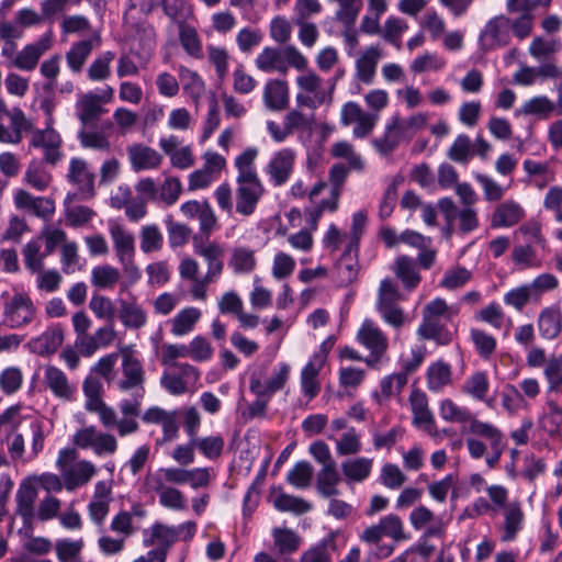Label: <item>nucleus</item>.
I'll return each instance as SVG.
<instances>
[{
	"label": "nucleus",
	"mask_w": 562,
	"mask_h": 562,
	"mask_svg": "<svg viewBox=\"0 0 562 562\" xmlns=\"http://www.w3.org/2000/svg\"><path fill=\"white\" fill-rule=\"evenodd\" d=\"M283 125L290 136L295 134L300 142H305L314 131L315 117L314 114H305L299 109H292L283 116Z\"/></svg>",
	"instance_id": "obj_28"
},
{
	"label": "nucleus",
	"mask_w": 562,
	"mask_h": 562,
	"mask_svg": "<svg viewBox=\"0 0 562 562\" xmlns=\"http://www.w3.org/2000/svg\"><path fill=\"white\" fill-rule=\"evenodd\" d=\"M94 173L89 170L87 161L74 157L69 161L67 179L70 183L75 184L78 192L72 194L68 193L65 199V204L72 201H82L92 199L95 194L94 189Z\"/></svg>",
	"instance_id": "obj_11"
},
{
	"label": "nucleus",
	"mask_w": 562,
	"mask_h": 562,
	"mask_svg": "<svg viewBox=\"0 0 562 562\" xmlns=\"http://www.w3.org/2000/svg\"><path fill=\"white\" fill-rule=\"evenodd\" d=\"M109 234L113 243V248L117 261H127L134 259L135 256V238L134 235L126 231L125 227L115 221L109 222Z\"/></svg>",
	"instance_id": "obj_25"
},
{
	"label": "nucleus",
	"mask_w": 562,
	"mask_h": 562,
	"mask_svg": "<svg viewBox=\"0 0 562 562\" xmlns=\"http://www.w3.org/2000/svg\"><path fill=\"white\" fill-rule=\"evenodd\" d=\"M132 392V397L120 401L119 409L122 417L119 418L115 413V423L112 425V429H115L117 435L122 438L131 436L139 430L137 417L140 415V407L145 393H139V391Z\"/></svg>",
	"instance_id": "obj_13"
},
{
	"label": "nucleus",
	"mask_w": 562,
	"mask_h": 562,
	"mask_svg": "<svg viewBox=\"0 0 562 562\" xmlns=\"http://www.w3.org/2000/svg\"><path fill=\"white\" fill-rule=\"evenodd\" d=\"M0 123V143L19 144L23 138V132L31 130L32 124L19 108L12 109V117Z\"/></svg>",
	"instance_id": "obj_26"
},
{
	"label": "nucleus",
	"mask_w": 562,
	"mask_h": 562,
	"mask_svg": "<svg viewBox=\"0 0 562 562\" xmlns=\"http://www.w3.org/2000/svg\"><path fill=\"white\" fill-rule=\"evenodd\" d=\"M295 82L299 90L295 102L299 106L314 111L331 103L336 79L325 81L315 71L308 70L296 77Z\"/></svg>",
	"instance_id": "obj_5"
},
{
	"label": "nucleus",
	"mask_w": 562,
	"mask_h": 562,
	"mask_svg": "<svg viewBox=\"0 0 562 562\" xmlns=\"http://www.w3.org/2000/svg\"><path fill=\"white\" fill-rule=\"evenodd\" d=\"M470 434L488 442L492 453L485 458V462L490 469L495 468L505 449V438L502 430L492 423L473 420Z\"/></svg>",
	"instance_id": "obj_15"
},
{
	"label": "nucleus",
	"mask_w": 562,
	"mask_h": 562,
	"mask_svg": "<svg viewBox=\"0 0 562 562\" xmlns=\"http://www.w3.org/2000/svg\"><path fill=\"white\" fill-rule=\"evenodd\" d=\"M339 199L337 191H330L327 199H323L319 202H314V205L304 209L306 223L311 229L316 231L317 225L325 212L335 213L339 206Z\"/></svg>",
	"instance_id": "obj_40"
},
{
	"label": "nucleus",
	"mask_w": 562,
	"mask_h": 562,
	"mask_svg": "<svg viewBox=\"0 0 562 562\" xmlns=\"http://www.w3.org/2000/svg\"><path fill=\"white\" fill-rule=\"evenodd\" d=\"M394 273L406 290L415 289L420 282V274L412 257L405 255L400 256L395 261Z\"/></svg>",
	"instance_id": "obj_45"
},
{
	"label": "nucleus",
	"mask_w": 562,
	"mask_h": 562,
	"mask_svg": "<svg viewBox=\"0 0 562 562\" xmlns=\"http://www.w3.org/2000/svg\"><path fill=\"white\" fill-rule=\"evenodd\" d=\"M23 262L25 268L32 273L40 272L44 267V259L48 256L45 250L42 251L41 238H35L27 241L23 249Z\"/></svg>",
	"instance_id": "obj_51"
},
{
	"label": "nucleus",
	"mask_w": 562,
	"mask_h": 562,
	"mask_svg": "<svg viewBox=\"0 0 562 562\" xmlns=\"http://www.w3.org/2000/svg\"><path fill=\"white\" fill-rule=\"evenodd\" d=\"M327 438L335 441V450L337 456H355L362 450L361 435L355 427H349L338 438H336L334 434L328 435Z\"/></svg>",
	"instance_id": "obj_43"
},
{
	"label": "nucleus",
	"mask_w": 562,
	"mask_h": 562,
	"mask_svg": "<svg viewBox=\"0 0 562 562\" xmlns=\"http://www.w3.org/2000/svg\"><path fill=\"white\" fill-rule=\"evenodd\" d=\"M215 477L211 468H159L145 476L144 485L147 492L158 496L160 506L171 510H183L187 498L177 485L189 484L191 488L207 487Z\"/></svg>",
	"instance_id": "obj_1"
},
{
	"label": "nucleus",
	"mask_w": 562,
	"mask_h": 562,
	"mask_svg": "<svg viewBox=\"0 0 562 562\" xmlns=\"http://www.w3.org/2000/svg\"><path fill=\"white\" fill-rule=\"evenodd\" d=\"M72 443L79 449L92 450L97 457L113 456L119 448L114 435L101 431L93 425L78 429L72 436Z\"/></svg>",
	"instance_id": "obj_9"
},
{
	"label": "nucleus",
	"mask_w": 562,
	"mask_h": 562,
	"mask_svg": "<svg viewBox=\"0 0 562 562\" xmlns=\"http://www.w3.org/2000/svg\"><path fill=\"white\" fill-rule=\"evenodd\" d=\"M262 100L270 111L279 112L289 104V89L284 81L268 80L263 88Z\"/></svg>",
	"instance_id": "obj_35"
},
{
	"label": "nucleus",
	"mask_w": 562,
	"mask_h": 562,
	"mask_svg": "<svg viewBox=\"0 0 562 562\" xmlns=\"http://www.w3.org/2000/svg\"><path fill=\"white\" fill-rule=\"evenodd\" d=\"M295 158V150L289 147L273 153L265 168L273 187H281L289 181L294 170Z\"/></svg>",
	"instance_id": "obj_17"
},
{
	"label": "nucleus",
	"mask_w": 562,
	"mask_h": 562,
	"mask_svg": "<svg viewBox=\"0 0 562 562\" xmlns=\"http://www.w3.org/2000/svg\"><path fill=\"white\" fill-rule=\"evenodd\" d=\"M126 151L135 172L158 169L164 160L162 155L156 149L139 143L130 145Z\"/></svg>",
	"instance_id": "obj_21"
},
{
	"label": "nucleus",
	"mask_w": 562,
	"mask_h": 562,
	"mask_svg": "<svg viewBox=\"0 0 562 562\" xmlns=\"http://www.w3.org/2000/svg\"><path fill=\"white\" fill-rule=\"evenodd\" d=\"M119 280L120 271L110 265L95 267L91 271V283L100 289H112Z\"/></svg>",
	"instance_id": "obj_63"
},
{
	"label": "nucleus",
	"mask_w": 562,
	"mask_h": 562,
	"mask_svg": "<svg viewBox=\"0 0 562 562\" xmlns=\"http://www.w3.org/2000/svg\"><path fill=\"white\" fill-rule=\"evenodd\" d=\"M177 71L183 90L192 99H200L205 90V83L201 76L183 65L178 66Z\"/></svg>",
	"instance_id": "obj_52"
},
{
	"label": "nucleus",
	"mask_w": 562,
	"mask_h": 562,
	"mask_svg": "<svg viewBox=\"0 0 562 562\" xmlns=\"http://www.w3.org/2000/svg\"><path fill=\"white\" fill-rule=\"evenodd\" d=\"M283 52L276 47H265L256 57V67L267 74L274 71L284 72L286 67L283 60Z\"/></svg>",
	"instance_id": "obj_46"
},
{
	"label": "nucleus",
	"mask_w": 562,
	"mask_h": 562,
	"mask_svg": "<svg viewBox=\"0 0 562 562\" xmlns=\"http://www.w3.org/2000/svg\"><path fill=\"white\" fill-rule=\"evenodd\" d=\"M257 266L255 250L246 246H236L233 248L228 267L236 274L251 273Z\"/></svg>",
	"instance_id": "obj_42"
},
{
	"label": "nucleus",
	"mask_w": 562,
	"mask_h": 562,
	"mask_svg": "<svg viewBox=\"0 0 562 562\" xmlns=\"http://www.w3.org/2000/svg\"><path fill=\"white\" fill-rule=\"evenodd\" d=\"M273 547L278 554H293L302 543L301 537L292 529L276 527L271 531Z\"/></svg>",
	"instance_id": "obj_44"
},
{
	"label": "nucleus",
	"mask_w": 562,
	"mask_h": 562,
	"mask_svg": "<svg viewBox=\"0 0 562 562\" xmlns=\"http://www.w3.org/2000/svg\"><path fill=\"white\" fill-rule=\"evenodd\" d=\"M439 415L449 423H469V429L473 420H479L467 407L457 405L450 398H445L440 402Z\"/></svg>",
	"instance_id": "obj_50"
},
{
	"label": "nucleus",
	"mask_w": 562,
	"mask_h": 562,
	"mask_svg": "<svg viewBox=\"0 0 562 562\" xmlns=\"http://www.w3.org/2000/svg\"><path fill=\"white\" fill-rule=\"evenodd\" d=\"M201 311L198 307L189 306L179 311L169 319L170 333L176 337L190 334L201 318Z\"/></svg>",
	"instance_id": "obj_38"
},
{
	"label": "nucleus",
	"mask_w": 562,
	"mask_h": 562,
	"mask_svg": "<svg viewBox=\"0 0 562 562\" xmlns=\"http://www.w3.org/2000/svg\"><path fill=\"white\" fill-rule=\"evenodd\" d=\"M101 37L94 33L90 38L74 42L66 53V63L72 72H80L91 55L92 50L99 47Z\"/></svg>",
	"instance_id": "obj_24"
},
{
	"label": "nucleus",
	"mask_w": 562,
	"mask_h": 562,
	"mask_svg": "<svg viewBox=\"0 0 562 562\" xmlns=\"http://www.w3.org/2000/svg\"><path fill=\"white\" fill-rule=\"evenodd\" d=\"M85 408L90 413L98 414L104 428L112 429V425L115 423V409L109 406L101 395L86 397Z\"/></svg>",
	"instance_id": "obj_57"
},
{
	"label": "nucleus",
	"mask_w": 562,
	"mask_h": 562,
	"mask_svg": "<svg viewBox=\"0 0 562 562\" xmlns=\"http://www.w3.org/2000/svg\"><path fill=\"white\" fill-rule=\"evenodd\" d=\"M323 367L322 358L312 356L301 371V390L308 400L316 397L321 391L318 375Z\"/></svg>",
	"instance_id": "obj_34"
},
{
	"label": "nucleus",
	"mask_w": 562,
	"mask_h": 562,
	"mask_svg": "<svg viewBox=\"0 0 562 562\" xmlns=\"http://www.w3.org/2000/svg\"><path fill=\"white\" fill-rule=\"evenodd\" d=\"M114 90L108 86L101 94L87 92L79 95L76 103V114L83 125L94 122L102 113V103H108L113 98Z\"/></svg>",
	"instance_id": "obj_18"
},
{
	"label": "nucleus",
	"mask_w": 562,
	"mask_h": 562,
	"mask_svg": "<svg viewBox=\"0 0 562 562\" xmlns=\"http://www.w3.org/2000/svg\"><path fill=\"white\" fill-rule=\"evenodd\" d=\"M179 42L183 50L194 59L203 58L202 41L194 26L183 23L178 25Z\"/></svg>",
	"instance_id": "obj_48"
},
{
	"label": "nucleus",
	"mask_w": 562,
	"mask_h": 562,
	"mask_svg": "<svg viewBox=\"0 0 562 562\" xmlns=\"http://www.w3.org/2000/svg\"><path fill=\"white\" fill-rule=\"evenodd\" d=\"M50 47V36L43 35L18 52L9 65L23 71H32L37 67L41 57L48 52Z\"/></svg>",
	"instance_id": "obj_19"
},
{
	"label": "nucleus",
	"mask_w": 562,
	"mask_h": 562,
	"mask_svg": "<svg viewBox=\"0 0 562 562\" xmlns=\"http://www.w3.org/2000/svg\"><path fill=\"white\" fill-rule=\"evenodd\" d=\"M122 378L115 383L121 392L139 391L146 393V373L142 361L130 350H122L121 362Z\"/></svg>",
	"instance_id": "obj_12"
},
{
	"label": "nucleus",
	"mask_w": 562,
	"mask_h": 562,
	"mask_svg": "<svg viewBox=\"0 0 562 562\" xmlns=\"http://www.w3.org/2000/svg\"><path fill=\"white\" fill-rule=\"evenodd\" d=\"M182 193V183L178 177L168 176L158 186V204L171 206L177 203Z\"/></svg>",
	"instance_id": "obj_59"
},
{
	"label": "nucleus",
	"mask_w": 562,
	"mask_h": 562,
	"mask_svg": "<svg viewBox=\"0 0 562 562\" xmlns=\"http://www.w3.org/2000/svg\"><path fill=\"white\" fill-rule=\"evenodd\" d=\"M452 383L451 366L442 359L431 362L426 370L427 389L432 393H440Z\"/></svg>",
	"instance_id": "obj_33"
},
{
	"label": "nucleus",
	"mask_w": 562,
	"mask_h": 562,
	"mask_svg": "<svg viewBox=\"0 0 562 562\" xmlns=\"http://www.w3.org/2000/svg\"><path fill=\"white\" fill-rule=\"evenodd\" d=\"M43 383L55 397L61 401H72L77 392L76 384L70 382L66 373L55 366L44 367Z\"/></svg>",
	"instance_id": "obj_20"
},
{
	"label": "nucleus",
	"mask_w": 562,
	"mask_h": 562,
	"mask_svg": "<svg viewBox=\"0 0 562 562\" xmlns=\"http://www.w3.org/2000/svg\"><path fill=\"white\" fill-rule=\"evenodd\" d=\"M373 460L366 457L346 459L341 462V472L349 483L366 481L372 471Z\"/></svg>",
	"instance_id": "obj_39"
},
{
	"label": "nucleus",
	"mask_w": 562,
	"mask_h": 562,
	"mask_svg": "<svg viewBox=\"0 0 562 562\" xmlns=\"http://www.w3.org/2000/svg\"><path fill=\"white\" fill-rule=\"evenodd\" d=\"M357 251L358 248L349 244L341 257L337 260L336 271L340 285H349L357 279L359 272Z\"/></svg>",
	"instance_id": "obj_36"
},
{
	"label": "nucleus",
	"mask_w": 562,
	"mask_h": 562,
	"mask_svg": "<svg viewBox=\"0 0 562 562\" xmlns=\"http://www.w3.org/2000/svg\"><path fill=\"white\" fill-rule=\"evenodd\" d=\"M37 493L35 487L30 483H22L16 492L18 514L24 519L33 515V504Z\"/></svg>",
	"instance_id": "obj_64"
},
{
	"label": "nucleus",
	"mask_w": 562,
	"mask_h": 562,
	"mask_svg": "<svg viewBox=\"0 0 562 562\" xmlns=\"http://www.w3.org/2000/svg\"><path fill=\"white\" fill-rule=\"evenodd\" d=\"M503 512L502 541L508 542L516 539L517 535L524 529L525 513L522 503L519 499L509 502Z\"/></svg>",
	"instance_id": "obj_22"
},
{
	"label": "nucleus",
	"mask_w": 562,
	"mask_h": 562,
	"mask_svg": "<svg viewBox=\"0 0 562 562\" xmlns=\"http://www.w3.org/2000/svg\"><path fill=\"white\" fill-rule=\"evenodd\" d=\"M543 375L548 383L547 392L557 393L562 387V355H551L543 367Z\"/></svg>",
	"instance_id": "obj_55"
},
{
	"label": "nucleus",
	"mask_w": 562,
	"mask_h": 562,
	"mask_svg": "<svg viewBox=\"0 0 562 562\" xmlns=\"http://www.w3.org/2000/svg\"><path fill=\"white\" fill-rule=\"evenodd\" d=\"M383 537L395 542L409 539L405 532L403 520L395 514L383 516L376 524L367 527L359 536L360 540L367 544H378Z\"/></svg>",
	"instance_id": "obj_10"
},
{
	"label": "nucleus",
	"mask_w": 562,
	"mask_h": 562,
	"mask_svg": "<svg viewBox=\"0 0 562 562\" xmlns=\"http://www.w3.org/2000/svg\"><path fill=\"white\" fill-rule=\"evenodd\" d=\"M115 54L111 50L102 52L90 64L87 77L91 81H104L111 76V64Z\"/></svg>",
	"instance_id": "obj_54"
},
{
	"label": "nucleus",
	"mask_w": 562,
	"mask_h": 562,
	"mask_svg": "<svg viewBox=\"0 0 562 562\" xmlns=\"http://www.w3.org/2000/svg\"><path fill=\"white\" fill-rule=\"evenodd\" d=\"M357 340L370 351V355L364 358L366 364L369 368L378 369L383 362L389 347L386 335L372 319L367 318L357 331Z\"/></svg>",
	"instance_id": "obj_8"
},
{
	"label": "nucleus",
	"mask_w": 562,
	"mask_h": 562,
	"mask_svg": "<svg viewBox=\"0 0 562 562\" xmlns=\"http://www.w3.org/2000/svg\"><path fill=\"white\" fill-rule=\"evenodd\" d=\"M140 250L144 254L158 251L162 248L164 236L156 224L145 225L140 229Z\"/></svg>",
	"instance_id": "obj_62"
},
{
	"label": "nucleus",
	"mask_w": 562,
	"mask_h": 562,
	"mask_svg": "<svg viewBox=\"0 0 562 562\" xmlns=\"http://www.w3.org/2000/svg\"><path fill=\"white\" fill-rule=\"evenodd\" d=\"M193 251L206 262L207 279H220L224 269V246L215 240L193 237Z\"/></svg>",
	"instance_id": "obj_16"
},
{
	"label": "nucleus",
	"mask_w": 562,
	"mask_h": 562,
	"mask_svg": "<svg viewBox=\"0 0 562 562\" xmlns=\"http://www.w3.org/2000/svg\"><path fill=\"white\" fill-rule=\"evenodd\" d=\"M43 162L37 159L31 160L23 176V182L40 192L45 191L53 180L50 172Z\"/></svg>",
	"instance_id": "obj_41"
},
{
	"label": "nucleus",
	"mask_w": 562,
	"mask_h": 562,
	"mask_svg": "<svg viewBox=\"0 0 562 562\" xmlns=\"http://www.w3.org/2000/svg\"><path fill=\"white\" fill-rule=\"evenodd\" d=\"M64 336L59 328H48L34 339V348L41 356L54 353L63 344Z\"/></svg>",
	"instance_id": "obj_60"
},
{
	"label": "nucleus",
	"mask_w": 562,
	"mask_h": 562,
	"mask_svg": "<svg viewBox=\"0 0 562 562\" xmlns=\"http://www.w3.org/2000/svg\"><path fill=\"white\" fill-rule=\"evenodd\" d=\"M490 19L479 35L480 46L484 50L503 48L512 43L513 36L518 41L528 38L535 29L531 19L522 11H507Z\"/></svg>",
	"instance_id": "obj_3"
},
{
	"label": "nucleus",
	"mask_w": 562,
	"mask_h": 562,
	"mask_svg": "<svg viewBox=\"0 0 562 562\" xmlns=\"http://www.w3.org/2000/svg\"><path fill=\"white\" fill-rule=\"evenodd\" d=\"M490 390V380L485 372L477 371L471 374L462 385V392L475 401H485Z\"/></svg>",
	"instance_id": "obj_56"
},
{
	"label": "nucleus",
	"mask_w": 562,
	"mask_h": 562,
	"mask_svg": "<svg viewBox=\"0 0 562 562\" xmlns=\"http://www.w3.org/2000/svg\"><path fill=\"white\" fill-rule=\"evenodd\" d=\"M381 57L382 52L379 46L367 47L356 60V78L362 83H372Z\"/></svg>",
	"instance_id": "obj_31"
},
{
	"label": "nucleus",
	"mask_w": 562,
	"mask_h": 562,
	"mask_svg": "<svg viewBox=\"0 0 562 562\" xmlns=\"http://www.w3.org/2000/svg\"><path fill=\"white\" fill-rule=\"evenodd\" d=\"M119 318L126 329H139L147 324V312L136 297L119 300Z\"/></svg>",
	"instance_id": "obj_29"
},
{
	"label": "nucleus",
	"mask_w": 562,
	"mask_h": 562,
	"mask_svg": "<svg viewBox=\"0 0 562 562\" xmlns=\"http://www.w3.org/2000/svg\"><path fill=\"white\" fill-rule=\"evenodd\" d=\"M526 216L524 207L514 200H506L498 204L492 215V227H512Z\"/></svg>",
	"instance_id": "obj_32"
},
{
	"label": "nucleus",
	"mask_w": 562,
	"mask_h": 562,
	"mask_svg": "<svg viewBox=\"0 0 562 562\" xmlns=\"http://www.w3.org/2000/svg\"><path fill=\"white\" fill-rule=\"evenodd\" d=\"M398 124H400V117L397 115L392 116L390 122L385 126L383 136H381L379 138H374L372 140V145H373L374 149L381 156H389L398 146V138H397V136L400 135V133L397 132Z\"/></svg>",
	"instance_id": "obj_47"
},
{
	"label": "nucleus",
	"mask_w": 562,
	"mask_h": 562,
	"mask_svg": "<svg viewBox=\"0 0 562 562\" xmlns=\"http://www.w3.org/2000/svg\"><path fill=\"white\" fill-rule=\"evenodd\" d=\"M259 150L248 147L234 160L237 170L235 190V212L241 216H251L266 193V188L258 175L256 159Z\"/></svg>",
	"instance_id": "obj_2"
},
{
	"label": "nucleus",
	"mask_w": 562,
	"mask_h": 562,
	"mask_svg": "<svg viewBox=\"0 0 562 562\" xmlns=\"http://www.w3.org/2000/svg\"><path fill=\"white\" fill-rule=\"evenodd\" d=\"M76 448L66 447L58 451L56 468L67 491H75L87 485L97 474L95 465L86 459L78 460Z\"/></svg>",
	"instance_id": "obj_6"
},
{
	"label": "nucleus",
	"mask_w": 562,
	"mask_h": 562,
	"mask_svg": "<svg viewBox=\"0 0 562 562\" xmlns=\"http://www.w3.org/2000/svg\"><path fill=\"white\" fill-rule=\"evenodd\" d=\"M37 315V308L29 294L15 292L7 295L2 306V319L11 329L22 328L31 324Z\"/></svg>",
	"instance_id": "obj_7"
},
{
	"label": "nucleus",
	"mask_w": 562,
	"mask_h": 562,
	"mask_svg": "<svg viewBox=\"0 0 562 562\" xmlns=\"http://www.w3.org/2000/svg\"><path fill=\"white\" fill-rule=\"evenodd\" d=\"M337 537L338 531H330L318 542L303 551L299 562H333L334 553L337 551Z\"/></svg>",
	"instance_id": "obj_27"
},
{
	"label": "nucleus",
	"mask_w": 562,
	"mask_h": 562,
	"mask_svg": "<svg viewBox=\"0 0 562 562\" xmlns=\"http://www.w3.org/2000/svg\"><path fill=\"white\" fill-rule=\"evenodd\" d=\"M458 310L448 306L441 297L428 302L423 308V321L417 328V335L425 340H434L438 345H449L452 341V333L446 323L451 321Z\"/></svg>",
	"instance_id": "obj_4"
},
{
	"label": "nucleus",
	"mask_w": 562,
	"mask_h": 562,
	"mask_svg": "<svg viewBox=\"0 0 562 562\" xmlns=\"http://www.w3.org/2000/svg\"><path fill=\"white\" fill-rule=\"evenodd\" d=\"M330 155L334 158H340L347 161L348 167L351 171L362 172L366 164L361 155L355 150L352 144L347 140H340L335 143L330 148Z\"/></svg>",
	"instance_id": "obj_49"
},
{
	"label": "nucleus",
	"mask_w": 562,
	"mask_h": 562,
	"mask_svg": "<svg viewBox=\"0 0 562 562\" xmlns=\"http://www.w3.org/2000/svg\"><path fill=\"white\" fill-rule=\"evenodd\" d=\"M63 139L60 134L53 128V125H46L45 128L32 131L29 147L41 149L43 151V161L55 166L63 158Z\"/></svg>",
	"instance_id": "obj_14"
},
{
	"label": "nucleus",
	"mask_w": 562,
	"mask_h": 562,
	"mask_svg": "<svg viewBox=\"0 0 562 562\" xmlns=\"http://www.w3.org/2000/svg\"><path fill=\"white\" fill-rule=\"evenodd\" d=\"M144 533V546L151 547L157 544V548L154 550L162 552L166 559L170 548L178 541V529L175 526H167L160 522L154 524Z\"/></svg>",
	"instance_id": "obj_23"
},
{
	"label": "nucleus",
	"mask_w": 562,
	"mask_h": 562,
	"mask_svg": "<svg viewBox=\"0 0 562 562\" xmlns=\"http://www.w3.org/2000/svg\"><path fill=\"white\" fill-rule=\"evenodd\" d=\"M447 156L454 162L468 164L473 157L471 138L467 134H459L448 149Z\"/></svg>",
	"instance_id": "obj_61"
},
{
	"label": "nucleus",
	"mask_w": 562,
	"mask_h": 562,
	"mask_svg": "<svg viewBox=\"0 0 562 562\" xmlns=\"http://www.w3.org/2000/svg\"><path fill=\"white\" fill-rule=\"evenodd\" d=\"M341 481L336 462L322 467L316 475V488L319 495L325 498L339 495L337 485Z\"/></svg>",
	"instance_id": "obj_37"
},
{
	"label": "nucleus",
	"mask_w": 562,
	"mask_h": 562,
	"mask_svg": "<svg viewBox=\"0 0 562 562\" xmlns=\"http://www.w3.org/2000/svg\"><path fill=\"white\" fill-rule=\"evenodd\" d=\"M192 445L209 460L217 459L225 446V440L221 435H212L206 437H194Z\"/></svg>",
	"instance_id": "obj_58"
},
{
	"label": "nucleus",
	"mask_w": 562,
	"mask_h": 562,
	"mask_svg": "<svg viewBox=\"0 0 562 562\" xmlns=\"http://www.w3.org/2000/svg\"><path fill=\"white\" fill-rule=\"evenodd\" d=\"M539 335L547 340L555 339L562 331V312L559 305L540 311L537 319Z\"/></svg>",
	"instance_id": "obj_30"
},
{
	"label": "nucleus",
	"mask_w": 562,
	"mask_h": 562,
	"mask_svg": "<svg viewBox=\"0 0 562 562\" xmlns=\"http://www.w3.org/2000/svg\"><path fill=\"white\" fill-rule=\"evenodd\" d=\"M85 547L83 539H59L55 543L56 555L59 562H81V551Z\"/></svg>",
	"instance_id": "obj_53"
}]
</instances>
